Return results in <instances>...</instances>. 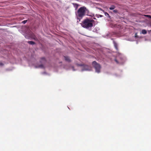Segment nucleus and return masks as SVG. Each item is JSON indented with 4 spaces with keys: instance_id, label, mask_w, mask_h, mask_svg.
<instances>
[{
    "instance_id": "nucleus-1",
    "label": "nucleus",
    "mask_w": 151,
    "mask_h": 151,
    "mask_svg": "<svg viewBox=\"0 0 151 151\" xmlns=\"http://www.w3.org/2000/svg\"><path fill=\"white\" fill-rule=\"evenodd\" d=\"M94 21L93 19L86 18L82 22L81 25L84 28L88 29H90L93 26Z\"/></svg>"
},
{
    "instance_id": "nucleus-11",
    "label": "nucleus",
    "mask_w": 151,
    "mask_h": 151,
    "mask_svg": "<svg viewBox=\"0 0 151 151\" xmlns=\"http://www.w3.org/2000/svg\"><path fill=\"white\" fill-rule=\"evenodd\" d=\"M142 33L143 34H145L147 33V31L145 29H143L142 31Z\"/></svg>"
},
{
    "instance_id": "nucleus-17",
    "label": "nucleus",
    "mask_w": 151,
    "mask_h": 151,
    "mask_svg": "<svg viewBox=\"0 0 151 151\" xmlns=\"http://www.w3.org/2000/svg\"><path fill=\"white\" fill-rule=\"evenodd\" d=\"M135 37H138V36L137 35V33H135Z\"/></svg>"
},
{
    "instance_id": "nucleus-2",
    "label": "nucleus",
    "mask_w": 151,
    "mask_h": 151,
    "mask_svg": "<svg viewBox=\"0 0 151 151\" xmlns=\"http://www.w3.org/2000/svg\"><path fill=\"white\" fill-rule=\"evenodd\" d=\"M87 11H88V10L86 7L84 6L81 7L78 9L76 14L77 17L82 18L85 15Z\"/></svg>"
},
{
    "instance_id": "nucleus-9",
    "label": "nucleus",
    "mask_w": 151,
    "mask_h": 151,
    "mask_svg": "<svg viewBox=\"0 0 151 151\" xmlns=\"http://www.w3.org/2000/svg\"><path fill=\"white\" fill-rule=\"evenodd\" d=\"M27 42L30 45H34L35 44V43L32 41H28Z\"/></svg>"
},
{
    "instance_id": "nucleus-18",
    "label": "nucleus",
    "mask_w": 151,
    "mask_h": 151,
    "mask_svg": "<svg viewBox=\"0 0 151 151\" xmlns=\"http://www.w3.org/2000/svg\"><path fill=\"white\" fill-rule=\"evenodd\" d=\"M115 62H116L117 63H118V61L116 59H115Z\"/></svg>"
},
{
    "instance_id": "nucleus-13",
    "label": "nucleus",
    "mask_w": 151,
    "mask_h": 151,
    "mask_svg": "<svg viewBox=\"0 0 151 151\" xmlns=\"http://www.w3.org/2000/svg\"><path fill=\"white\" fill-rule=\"evenodd\" d=\"M96 16L97 18H99V17H103V16L101 15L96 14Z\"/></svg>"
},
{
    "instance_id": "nucleus-21",
    "label": "nucleus",
    "mask_w": 151,
    "mask_h": 151,
    "mask_svg": "<svg viewBox=\"0 0 151 151\" xmlns=\"http://www.w3.org/2000/svg\"><path fill=\"white\" fill-rule=\"evenodd\" d=\"M93 19H96V18H93Z\"/></svg>"
},
{
    "instance_id": "nucleus-10",
    "label": "nucleus",
    "mask_w": 151,
    "mask_h": 151,
    "mask_svg": "<svg viewBox=\"0 0 151 151\" xmlns=\"http://www.w3.org/2000/svg\"><path fill=\"white\" fill-rule=\"evenodd\" d=\"M115 8V6L114 5H112L111 7H110L109 8L110 10H112L114 9Z\"/></svg>"
},
{
    "instance_id": "nucleus-7",
    "label": "nucleus",
    "mask_w": 151,
    "mask_h": 151,
    "mask_svg": "<svg viewBox=\"0 0 151 151\" xmlns=\"http://www.w3.org/2000/svg\"><path fill=\"white\" fill-rule=\"evenodd\" d=\"M40 62L42 63H45L46 62L45 59V58L42 57L41 58V60L40 61Z\"/></svg>"
},
{
    "instance_id": "nucleus-5",
    "label": "nucleus",
    "mask_w": 151,
    "mask_h": 151,
    "mask_svg": "<svg viewBox=\"0 0 151 151\" xmlns=\"http://www.w3.org/2000/svg\"><path fill=\"white\" fill-rule=\"evenodd\" d=\"M100 9V10H101L102 11V12H103L104 13V14H105V15L106 16H107V17H109V18H110V17H110V16L109 15V14L108 13H107V12H105L102 9H101V8H100V9Z\"/></svg>"
},
{
    "instance_id": "nucleus-22",
    "label": "nucleus",
    "mask_w": 151,
    "mask_h": 151,
    "mask_svg": "<svg viewBox=\"0 0 151 151\" xmlns=\"http://www.w3.org/2000/svg\"><path fill=\"white\" fill-rule=\"evenodd\" d=\"M34 39H35V38H34Z\"/></svg>"
},
{
    "instance_id": "nucleus-20",
    "label": "nucleus",
    "mask_w": 151,
    "mask_h": 151,
    "mask_svg": "<svg viewBox=\"0 0 151 151\" xmlns=\"http://www.w3.org/2000/svg\"><path fill=\"white\" fill-rule=\"evenodd\" d=\"M3 64L1 63H0V65L1 66H2L3 65Z\"/></svg>"
},
{
    "instance_id": "nucleus-14",
    "label": "nucleus",
    "mask_w": 151,
    "mask_h": 151,
    "mask_svg": "<svg viewBox=\"0 0 151 151\" xmlns=\"http://www.w3.org/2000/svg\"><path fill=\"white\" fill-rule=\"evenodd\" d=\"M144 16H145V17H148L150 18L151 19V16L150 15H144Z\"/></svg>"
},
{
    "instance_id": "nucleus-4",
    "label": "nucleus",
    "mask_w": 151,
    "mask_h": 151,
    "mask_svg": "<svg viewBox=\"0 0 151 151\" xmlns=\"http://www.w3.org/2000/svg\"><path fill=\"white\" fill-rule=\"evenodd\" d=\"M91 67L87 65H83L82 71L89 70H91Z\"/></svg>"
},
{
    "instance_id": "nucleus-15",
    "label": "nucleus",
    "mask_w": 151,
    "mask_h": 151,
    "mask_svg": "<svg viewBox=\"0 0 151 151\" xmlns=\"http://www.w3.org/2000/svg\"><path fill=\"white\" fill-rule=\"evenodd\" d=\"M27 22V20H24V21H23L22 22V23L23 24H25Z\"/></svg>"
},
{
    "instance_id": "nucleus-16",
    "label": "nucleus",
    "mask_w": 151,
    "mask_h": 151,
    "mask_svg": "<svg viewBox=\"0 0 151 151\" xmlns=\"http://www.w3.org/2000/svg\"><path fill=\"white\" fill-rule=\"evenodd\" d=\"M113 12L115 13H117L118 12V11L117 10L115 9L113 11Z\"/></svg>"
},
{
    "instance_id": "nucleus-12",
    "label": "nucleus",
    "mask_w": 151,
    "mask_h": 151,
    "mask_svg": "<svg viewBox=\"0 0 151 151\" xmlns=\"http://www.w3.org/2000/svg\"><path fill=\"white\" fill-rule=\"evenodd\" d=\"M73 4L75 7H76V9L78 8V4L76 3H73Z\"/></svg>"
},
{
    "instance_id": "nucleus-19",
    "label": "nucleus",
    "mask_w": 151,
    "mask_h": 151,
    "mask_svg": "<svg viewBox=\"0 0 151 151\" xmlns=\"http://www.w3.org/2000/svg\"><path fill=\"white\" fill-rule=\"evenodd\" d=\"M40 67L41 68H43V65H40Z\"/></svg>"
},
{
    "instance_id": "nucleus-6",
    "label": "nucleus",
    "mask_w": 151,
    "mask_h": 151,
    "mask_svg": "<svg viewBox=\"0 0 151 151\" xmlns=\"http://www.w3.org/2000/svg\"><path fill=\"white\" fill-rule=\"evenodd\" d=\"M114 44L115 49L116 50H118V48L117 44L114 41Z\"/></svg>"
},
{
    "instance_id": "nucleus-8",
    "label": "nucleus",
    "mask_w": 151,
    "mask_h": 151,
    "mask_svg": "<svg viewBox=\"0 0 151 151\" xmlns=\"http://www.w3.org/2000/svg\"><path fill=\"white\" fill-rule=\"evenodd\" d=\"M64 58L65 60L68 62H70V60L69 58L68 57H65L64 56Z\"/></svg>"
},
{
    "instance_id": "nucleus-3",
    "label": "nucleus",
    "mask_w": 151,
    "mask_h": 151,
    "mask_svg": "<svg viewBox=\"0 0 151 151\" xmlns=\"http://www.w3.org/2000/svg\"><path fill=\"white\" fill-rule=\"evenodd\" d=\"M92 65L95 69L96 71L99 73L100 72L101 67L100 65L96 61H93L92 63Z\"/></svg>"
}]
</instances>
